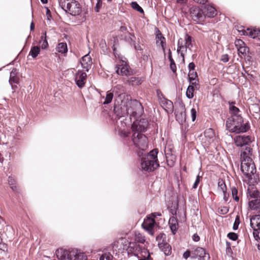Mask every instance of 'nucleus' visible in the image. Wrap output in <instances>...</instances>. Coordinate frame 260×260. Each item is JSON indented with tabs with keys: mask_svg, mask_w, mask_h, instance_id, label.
Wrapping results in <instances>:
<instances>
[{
	"mask_svg": "<svg viewBox=\"0 0 260 260\" xmlns=\"http://www.w3.org/2000/svg\"><path fill=\"white\" fill-rule=\"evenodd\" d=\"M252 155V148L248 146L242 151L240 155L241 170L248 180L252 179V176L256 172L254 163L251 157Z\"/></svg>",
	"mask_w": 260,
	"mask_h": 260,
	"instance_id": "f257e3e1",
	"label": "nucleus"
},
{
	"mask_svg": "<svg viewBox=\"0 0 260 260\" xmlns=\"http://www.w3.org/2000/svg\"><path fill=\"white\" fill-rule=\"evenodd\" d=\"M158 152L157 149H154L146 154H143V152H138V155L141 157V167L142 170L152 172L159 167Z\"/></svg>",
	"mask_w": 260,
	"mask_h": 260,
	"instance_id": "f03ea898",
	"label": "nucleus"
},
{
	"mask_svg": "<svg viewBox=\"0 0 260 260\" xmlns=\"http://www.w3.org/2000/svg\"><path fill=\"white\" fill-rule=\"evenodd\" d=\"M225 130H251L250 122L245 121L242 115L230 116L225 122Z\"/></svg>",
	"mask_w": 260,
	"mask_h": 260,
	"instance_id": "7ed1b4c3",
	"label": "nucleus"
},
{
	"mask_svg": "<svg viewBox=\"0 0 260 260\" xmlns=\"http://www.w3.org/2000/svg\"><path fill=\"white\" fill-rule=\"evenodd\" d=\"M126 106L128 110V116L139 118L144 113V108L142 104L136 99L130 98L126 99Z\"/></svg>",
	"mask_w": 260,
	"mask_h": 260,
	"instance_id": "20e7f679",
	"label": "nucleus"
},
{
	"mask_svg": "<svg viewBox=\"0 0 260 260\" xmlns=\"http://www.w3.org/2000/svg\"><path fill=\"white\" fill-rule=\"evenodd\" d=\"M157 124L148 118L141 117L133 122L132 130H158Z\"/></svg>",
	"mask_w": 260,
	"mask_h": 260,
	"instance_id": "39448f33",
	"label": "nucleus"
},
{
	"mask_svg": "<svg viewBox=\"0 0 260 260\" xmlns=\"http://www.w3.org/2000/svg\"><path fill=\"white\" fill-rule=\"evenodd\" d=\"M142 132L134 131L132 135V141L136 147L144 151L148 146V139Z\"/></svg>",
	"mask_w": 260,
	"mask_h": 260,
	"instance_id": "423d86ee",
	"label": "nucleus"
},
{
	"mask_svg": "<svg viewBox=\"0 0 260 260\" xmlns=\"http://www.w3.org/2000/svg\"><path fill=\"white\" fill-rule=\"evenodd\" d=\"M125 61L126 62H124L123 64H115V73L117 75L125 76L128 78H129L128 77L135 75L136 74V71L132 69L129 67V62L127 59H126Z\"/></svg>",
	"mask_w": 260,
	"mask_h": 260,
	"instance_id": "0eeeda50",
	"label": "nucleus"
},
{
	"mask_svg": "<svg viewBox=\"0 0 260 260\" xmlns=\"http://www.w3.org/2000/svg\"><path fill=\"white\" fill-rule=\"evenodd\" d=\"M110 90L113 96L115 97V101L117 102L125 101L126 99L130 98V95L125 93V88L122 85L117 84L112 87Z\"/></svg>",
	"mask_w": 260,
	"mask_h": 260,
	"instance_id": "6e6552de",
	"label": "nucleus"
},
{
	"mask_svg": "<svg viewBox=\"0 0 260 260\" xmlns=\"http://www.w3.org/2000/svg\"><path fill=\"white\" fill-rule=\"evenodd\" d=\"M65 13L72 16H81L82 13V7L78 1L73 0L67 4Z\"/></svg>",
	"mask_w": 260,
	"mask_h": 260,
	"instance_id": "1a4fd4ad",
	"label": "nucleus"
},
{
	"mask_svg": "<svg viewBox=\"0 0 260 260\" xmlns=\"http://www.w3.org/2000/svg\"><path fill=\"white\" fill-rule=\"evenodd\" d=\"M250 225L253 230V236L255 240H260V214L250 217Z\"/></svg>",
	"mask_w": 260,
	"mask_h": 260,
	"instance_id": "9d476101",
	"label": "nucleus"
},
{
	"mask_svg": "<svg viewBox=\"0 0 260 260\" xmlns=\"http://www.w3.org/2000/svg\"><path fill=\"white\" fill-rule=\"evenodd\" d=\"M126 100L119 102L114 101L113 112L118 117L128 116V110L126 106Z\"/></svg>",
	"mask_w": 260,
	"mask_h": 260,
	"instance_id": "9b49d317",
	"label": "nucleus"
},
{
	"mask_svg": "<svg viewBox=\"0 0 260 260\" xmlns=\"http://www.w3.org/2000/svg\"><path fill=\"white\" fill-rule=\"evenodd\" d=\"M254 138L250 136L246 135H238L236 136L234 138L235 143L237 146L243 147L241 151L245 149L247 146L250 147L249 144L251 143L253 141Z\"/></svg>",
	"mask_w": 260,
	"mask_h": 260,
	"instance_id": "f8f14e48",
	"label": "nucleus"
},
{
	"mask_svg": "<svg viewBox=\"0 0 260 260\" xmlns=\"http://www.w3.org/2000/svg\"><path fill=\"white\" fill-rule=\"evenodd\" d=\"M87 74L83 70H78L74 75V81L77 87L83 88L86 81Z\"/></svg>",
	"mask_w": 260,
	"mask_h": 260,
	"instance_id": "ddd939ff",
	"label": "nucleus"
},
{
	"mask_svg": "<svg viewBox=\"0 0 260 260\" xmlns=\"http://www.w3.org/2000/svg\"><path fill=\"white\" fill-rule=\"evenodd\" d=\"M191 257L192 258L199 257V260H209L210 255L203 248L197 247L191 251Z\"/></svg>",
	"mask_w": 260,
	"mask_h": 260,
	"instance_id": "4468645a",
	"label": "nucleus"
},
{
	"mask_svg": "<svg viewBox=\"0 0 260 260\" xmlns=\"http://www.w3.org/2000/svg\"><path fill=\"white\" fill-rule=\"evenodd\" d=\"M72 250L69 251L62 249L57 250L56 251V256L60 260H72L73 256L76 254Z\"/></svg>",
	"mask_w": 260,
	"mask_h": 260,
	"instance_id": "2eb2a0df",
	"label": "nucleus"
},
{
	"mask_svg": "<svg viewBox=\"0 0 260 260\" xmlns=\"http://www.w3.org/2000/svg\"><path fill=\"white\" fill-rule=\"evenodd\" d=\"M80 62L83 69L86 72H88L92 63V58L89 55V52L81 58Z\"/></svg>",
	"mask_w": 260,
	"mask_h": 260,
	"instance_id": "dca6fc26",
	"label": "nucleus"
},
{
	"mask_svg": "<svg viewBox=\"0 0 260 260\" xmlns=\"http://www.w3.org/2000/svg\"><path fill=\"white\" fill-rule=\"evenodd\" d=\"M141 249V247L136 242H129L126 250L128 254H133L139 257Z\"/></svg>",
	"mask_w": 260,
	"mask_h": 260,
	"instance_id": "f3484780",
	"label": "nucleus"
},
{
	"mask_svg": "<svg viewBox=\"0 0 260 260\" xmlns=\"http://www.w3.org/2000/svg\"><path fill=\"white\" fill-rule=\"evenodd\" d=\"M155 223L154 218L151 215H150L147 216L146 218L144 219L142 226L146 231L150 232L153 230Z\"/></svg>",
	"mask_w": 260,
	"mask_h": 260,
	"instance_id": "a211bd4d",
	"label": "nucleus"
},
{
	"mask_svg": "<svg viewBox=\"0 0 260 260\" xmlns=\"http://www.w3.org/2000/svg\"><path fill=\"white\" fill-rule=\"evenodd\" d=\"M227 104L229 105L230 116L233 117L241 115V114H240L241 112L240 109L235 106L236 102L235 101H229L228 102Z\"/></svg>",
	"mask_w": 260,
	"mask_h": 260,
	"instance_id": "6ab92c4d",
	"label": "nucleus"
},
{
	"mask_svg": "<svg viewBox=\"0 0 260 260\" xmlns=\"http://www.w3.org/2000/svg\"><path fill=\"white\" fill-rule=\"evenodd\" d=\"M144 78L142 77H131L124 81L125 83L131 85L133 87L140 85L143 81Z\"/></svg>",
	"mask_w": 260,
	"mask_h": 260,
	"instance_id": "aec40b11",
	"label": "nucleus"
},
{
	"mask_svg": "<svg viewBox=\"0 0 260 260\" xmlns=\"http://www.w3.org/2000/svg\"><path fill=\"white\" fill-rule=\"evenodd\" d=\"M204 10H205L206 17L213 18L216 15L217 11L214 7L205 4L204 6Z\"/></svg>",
	"mask_w": 260,
	"mask_h": 260,
	"instance_id": "412c9836",
	"label": "nucleus"
},
{
	"mask_svg": "<svg viewBox=\"0 0 260 260\" xmlns=\"http://www.w3.org/2000/svg\"><path fill=\"white\" fill-rule=\"evenodd\" d=\"M248 207L251 210H254L260 213V198L249 201Z\"/></svg>",
	"mask_w": 260,
	"mask_h": 260,
	"instance_id": "4be33fe9",
	"label": "nucleus"
},
{
	"mask_svg": "<svg viewBox=\"0 0 260 260\" xmlns=\"http://www.w3.org/2000/svg\"><path fill=\"white\" fill-rule=\"evenodd\" d=\"M174 114L175 116L176 120L180 123L182 124L185 121L186 118V112L185 109L182 110L181 111L175 110Z\"/></svg>",
	"mask_w": 260,
	"mask_h": 260,
	"instance_id": "5701e85b",
	"label": "nucleus"
},
{
	"mask_svg": "<svg viewBox=\"0 0 260 260\" xmlns=\"http://www.w3.org/2000/svg\"><path fill=\"white\" fill-rule=\"evenodd\" d=\"M169 224L172 233L174 235L178 229V222L176 217L171 216L169 220Z\"/></svg>",
	"mask_w": 260,
	"mask_h": 260,
	"instance_id": "b1692460",
	"label": "nucleus"
},
{
	"mask_svg": "<svg viewBox=\"0 0 260 260\" xmlns=\"http://www.w3.org/2000/svg\"><path fill=\"white\" fill-rule=\"evenodd\" d=\"M17 70L16 68H13L10 72V77L9 79V83H14L16 84H19L20 83L19 78L17 76Z\"/></svg>",
	"mask_w": 260,
	"mask_h": 260,
	"instance_id": "393cba45",
	"label": "nucleus"
},
{
	"mask_svg": "<svg viewBox=\"0 0 260 260\" xmlns=\"http://www.w3.org/2000/svg\"><path fill=\"white\" fill-rule=\"evenodd\" d=\"M162 104L166 107L165 110L168 113H172L174 111V105L173 102L165 97H164L161 101Z\"/></svg>",
	"mask_w": 260,
	"mask_h": 260,
	"instance_id": "a878e982",
	"label": "nucleus"
},
{
	"mask_svg": "<svg viewBox=\"0 0 260 260\" xmlns=\"http://www.w3.org/2000/svg\"><path fill=\"white\" fill-rule=\"evenodd\" d=\"M187 80L189 82L188 86H191V87H192L193 89L196 90H199L200 88L199 79H197L196 76L194 77L193 78L189 76Z\"/></svg>",
	"mask_w": 260,
	"mask_h": 260,
	"instance_id": "bb28decb",
	"label": "nucleus"
},
{
	"mask_svg": "<svg viewBox=\"0 0 260 260\" xmlns=\"http://www.w3.org/2000/svg\"><path fill=\"white\" fill-rule=\"evenodd\" d=\"M248 196L249 201L252 199H259L260 192L255 188L248 189Z\"/></svg>",
	"mask_w": 260,
	"mask_h": 260,
	"instance_id": "cd10ccee",
	"label": "nucleus"
},
{
	"mask_svg": "<svg viewBox=\"0 0 260 260\" xmlns=\"http://www.w3.org/2000/svg\"><path fill=\"white\" fill-rule=\"evenodd\" d=\"M154 30L156 43L157 44L159 42H160V44H165V42H166V40L165 37L162 34L161 32L157 27H155Z\"/></svg>",
	"mask_w": 260,
	"mask_h": 260,
	"instance_id": "c85d7f7f",
	"label": "nucleus"
},
{
	"mask_svg": "<svg viewBox=\"0 0 260 260\" xmlns=\"http://www.w3.org/2000/svg\"><path fill=\"white\" fill-rule=\"evenodd\" d=\"M159 247L166 255H170L171 254L172 248L168 243L166 242L159 243Z\"/></svg>",
	"mask_w": 260,
	"mask_h": 260,
	"instance_id": "c756f323",
	"label": "nucleus"
},
{
	"mask_svg": "<svg viewBox=\"0 0 260 260\" xmlns=\"http://www.w3.org/2000/svg\"><path fill=\"white\" fill-rule=\"evenodd\" d=\"M56 49L58 52L64 55H66L68 51V45L66 42L59 43Z\"/></svg>",
	"mask_w": 260,
	"mask_h": 260,
	"instance_id": "7c9ffc66",
	"label": "nucleus"
},
{
	"mask_svg": "<svg viewBox=\"0 0 260 260\" xmlns=\"http://www.w3.org/2000/svg\"><path fill=\"white\" fill-rule=\"evenodd\" d=\"M40 53V48L38 46H32L31 47L27 59H29V56H31L33 58H36Z\"/></svg>",
	"mask_w": 260,
	"mask_h": 260,
	"instance_id": "2f4dec72",
	"label": "nucleus"
},
{
	"mask_svg": "<svg viewBox=\"0 0 260 260\" xmlns=\"http://www.w3.org/2000/svg\"><path fill=\"white\" fill-rule=\"evenodd\" d=\"M257 33L260 34L259 28L254 29L253 27L247 28V36H249L252 39L257 38Z\"/></svg>",
	"mask_w": 260,
	"mask_h": 260,
	"instance_id": "473e14b6",
	"label": "nucleus"
},
{
	"mask_svg": "<svg viewBox=\"0 0 260 260\" xmlns=\"http://www.w3.org/2000/svg\"><path fill=\"white\" fill-rule=\"evenodd\" d=\"M72 251H74L76 253L74 256H73V258L72 260H86L87 256L86 254L83 252H81L78 251L77 249H73Z\"/></svg>",
	"mask_w": 260,
	"mask_h": 260,
	"instance_id": "72a5a7b5",
	"label": "nucleus"
},
{
	"mask_svg": "<svg viewBox=\"0 0 260 260\" xmlns=\"http://www.w3.org/2000/svg\"><path fill=\"white\" fill-rule=\"evenodd\" d=\"M184 40H185V51H186L187 49L189 47H192V41H194L193 38L190 36L188 33H185V36H184Z\"/></svg>",
	"mask_w": 260,
	"mask_h": 260,
	"instance_id": "f704fd0d",
	"label": "nucleus"
},
{
	"mask_svg": "<svg viewBox=\"0 0 260 260\" xmlns=\"http://www.w3.org/2000/svg\"><path fill=\"white\" fill-rule=\"evenodd\" d=\"M131 6L133 9L139 12L140 14H144V11L143 8L138 4L136 1H133L131 3Z\"/></svg>",
	"mask_w": 260,
	"mask_h": 260,
	"instance_id": "c9c22d12",
	"label": "nucleus"
},
{
	"mask_svg": "<svg viewBox=\"0 0 260 260\" xmlns=\"http://www.w3.org/2000/svg\"><path fill=\"white\" fill-rule=\"evenodd\" d=\"M247 53H250V51L249 47L246 45L238 50V56L241 58L242 56H246Z\"/></svg>",
	"mask_w": 260,
	"mask_h": 260,
	"instance_id": "e433bc0d",
	"label": "nucleus"
},
{
	"mask_svg": "<svg viewBox=\"0 0 260 260\" xmlns=\"http://www.w3.org/2000/svg\"><path fill=\"white\" fill-rule=\"evenodd\" d=\"M196 19L200 22H203L206 18L205 10L203 9L199 8V13L195 15Z\"/></svg>",
	"mask_w": 260,
	"mask_h": 260,
	"instance_id": "4c0bfd02",
	"label": "nucleus"
},
{
	"mask_svg": "<svg viewBox=\"0 0 260 260\" xmlns=\"http://www.w3.org/2000/svg\"><path fill=\"white\" fill-rule=\"evenodd\" d=\"M113 95L111 93V90H108L106 92V98L104 99V101L103 102V104L104 105H108L111 103L113 99Z\"/></svg>",
	"mask_w": 260,
	"mask_h": 260,
	"instance_id": "58836bf2",
	"label": "nucleus"
},
{
	"mask_svg": "<svg viewBox=\"0 0 260 260\" xmlns=\"http://www.w3.org/2000/svg\"><path fill=\"white\" fill-rule=\"evenodd\" d=\"M194 90L191 86H188L186 90V96L188 99H192L194 96Z\"/></svg>",
	"mask_w": 260,
	"mask_h": 260,
	"instance_id": "ea45409f",
	"label": "nucleus"
},
{
	"mask_svg": "<svg viewBox=\"0 0 260 260\" xmlns=\"http://www.w3.org/2000/svg\"><path fill=\"white\" fill-rule=\"evenodd\" d=\"M9 184L11 189L15 191H18V188L16 184V181L14 178L12 177H9L8 179Z\"/></svg>",
	"mask_w": 260,
	"mask_h": 260,
	"instance_id": "a19ab883",
	"label": "nucleus"
},
{
	"mask_svg": "<svg viewBox=\"0 0 260 260\" xmlns=\"http://www.w3.org/2000/svg\"><path fill=\"white\" fill-rule=\"evenodd\" d=\"M135 240L138 242L144 243L145 242V237L139 232H135Z\"/></svg>",
	"mask_w": 260,
	"mask_h": 260,
	"instance_id": "79ce46f5",
	"label": "nucleus"
},
{
	"mask_svg": "<svg viewBox=\"0 0 260 260\" xmlns=\"http://www.w3.org/2000/svg\"><path fill=\"white\" fill-rule=\"evenodd\" d=\"M185 48L184 44H183V40L182 38H180L178 40L177 43V52L178 54H180L181 53H183L182 49Z\"/></svg>",
	"mask_w": 260,
	"mask_h": 260,
	"instance_id": "37998d69",
	"label": "nucleus"
},
{
	"mask_svg": "<svg viewBox=\"0 0 260 260\" xmlns=\"http://www.w3.org/2000/svg\"><path fill=\"white\" fill-rule=\"evenodd\" d=\"M139 257H145L147 258V259H150V255L149 252V251L144 248H142L141 247V249L140 250V252L139 254Z\"/></svg>",
	"mask_w": 260,
	"mask_h": 260,
	"instance_id": "c03bdc74",
	"label": "nucleus"
},
{
	"mask_svg": "<svg viewBox=\"0 0 260 260\" xmlns=\"http://www.w3.org/2000/svg\"><path fill=\"white\" fill-rule=\"evenodd\" d=\"M48 40V39H40L39 44H41V46L40 48L42 50H46L49 48V45Z\"/></svg>",
	"mask_w": 260,
	"mask_h": 260,
	"instance_id": "a18cd8bd",
	"label": "nucleus"
},
{
	"mask_svg": "<svg viewBox=\"0 0 260 260\" xmlns=\"http://www.w3.org/2000/svg\"><path fill=\"white\" fill-rule=\"evenodd\" d=\"M113 255L109 252H105L100 256V260H112Z\"/></svg>",
	"mask_w": 260,
	"mask_h": 260,
	"instance_id": "49530a36",
	"label": "nucleus"
},
{
	"mask_svg": "<svg viewBox=\"0 0 260 260\" xmlns=\"http://www.w3.org/2000/svg\"><path fill=\"white\" fill-rule=\"evenodd\" d=\"M232 195L235 201L237 202H239V198L238 196V189L235 186H233L231 188Z\"/></svg>",
	"mask_w": 260,
	"mask_h": 260,
	"instance_id": "de8ad7c7",
	"label": "nucleus"
},
{
	"mask_svg": "<svg viewBox=\"0 0 260 260\" xmlns=\"http://www.w3.org/2000/svg\"><path fill=\"white\" fill-rule=\"evenodd\" d=\"M218 188L223 192L224 195L226 194V186L223 180H219L218 183Z\"/></svg>",
	"mask_w": 260,
	"mask_h": 260,
	"instance_id": "09e8293b",
	"label": "nucleus"
},
{
	"mask_svg": "<svg viewBox=\"0 0 260 260\" xmlns=\"http://www.w3.org/2000/svg\"><path fill=\"white\" fill-rule=\"evenodd\" d=\"M237 31L243 36H247V29H245V27L243 25H236L235 26Z\"/></svg>",
	"mask_w": 260,
	"mask_h": 260,
	"instance_id": "8fccbe9b",
	"label": "nucleus"
},
{
	"mask_svg": "<svg viewBox=\"0 0 260 260\" xmlns=\"http://www.w3.org/2000/svg\"><path fill=\"white\" fill-rule=\"evenodd\" d=\"M199 7L197 6H192L190 8L189 12L191 16L195 17V15L199 13Z\"/></svg>",
	"mask_w": 260,
	"mask_h": 260,
	"instance_id": "3c124183",
	"label": "nucleus"
},
{
	"mask_svg": "<svg viewBox=\"0 0 260 260\" xmlns=\"http://www.w3.org/2000/svg\"><path fill=\"white\" fill-rule=\"evenodd\" d=\"M170 61L169 64V68L171 71L175 74L176 75H177V67L176 63L174 59L171 60Z\"/></svg>",
	"mask_w": 260,
	"mask_h": 260,
	"instance_id": "603ef678",
	"label": "nucleus"
},
{
	"mask_svg": "<svg viewBox=\"0 0 260 260\" xmlns=\"http://www.w3.org/2000/svg\"><path fill=\"white\" fill-rule=\"evenodd\" d=\"M252 53L250 52V53H247L246 56H243L244 57L246 63H248L249 65L251 66L253 62V59L251 55Z\"/></svg>",
	"mask_w": 260,
	"mask_h": 260,
	"instance_id": "864d4df0",
	"label": "nucleus"
},
{
	"mask_svg": "<svg viewBox=\"0 0 260 260\" xmlns=\"http://www.w3.org/2000/svg\"><path fill=\"white\" fill-rule=\"evenodd\" d=\"M245 45H246L245 43L240 39L236 40L235 42V45L237 49V51L242 47L245 46Z\"/></svg>",
	"mask_w": 260,
	"mask_h": 260,
	"instance_id": "5fc2aeb1",
	"label": "nucleus"
},
{
	"mask_svg": "<svg viewBox=\"0 0 260 260\" xmlns=\"http://www.w3.org/2000/svg\"><path fill=\"white\" fill-rule=\"evenodd\" d=\"M103 2L100 0H97V3L94 8V10L95 12L98 13L100 11L102 7Z\"/></svg>",
	"mask_w": 260,
	"mask_h": 260,
	"instance_id": "6e6d98bb",
	"label": "nucleus"
},
{
	"mask_svg": "<svg viewBox=\"0 0 260 260\" xmlns=\"http://www.w3.org/2000/svg\"><path fill=\"white\" fill-rule=\"evenodd\" d=\"M240 223V217L237 215L235 218L233 229L234 230H237L238 229L239 225Z\"/></svg>",
	"mask_w": 260,
	"mask_h": 260,
	"instance_id": "4d7b16f0",
	"label": "nucleus"
},
{
	"mask_svg": "<svg viewBox=\"0 0 260 260\" xmlns=\"http://www.w3.org/2000/svg\"><path fill=\"white\" fill-rule=\"evenodd\" d=\"M44 8L46 9V15L47 16V20L50 21L52 19V17L51 15L50 10H49V8L45 6Z\"/></svg>",
	"mask_w": 260,
	"mask_h": 260,
	"instance_id": "13d9d810",
	"label": "nucleus"
},
{
	"mask_svg": "<svg viewBox=\"0 0 260 260\" xmlns=\"http://www.w3.org/2000/svg\"><path fill=\"white\" fill-rule=\"evenodd\" d=\"M191 118L192 121H194L197 118V112L194 108H192L190 110Z\"/></svg>",
	"mask_w": 260,
	"mask_h": 260,
	"instance_id": "bf43d9fd",
	"label": "nucleus"
},
{
	"mask_svg": "<svg viewBox=\"0 0 260 260\" xmlns=\"http://www.w3.org/2000/svg\"><path fill=\"white\" fill-rule=\"evenodd\" d=\"M7 244L3 242L2 234H0V249L3 250L4 251L5 249L7 250Z\"/></svg>",
	"mask_w": 260,
	"mask_h": 260,
	"instance_id": "052dcab7",
	"label": "nucleus"
},
{
	"mask_svg": "<svg viewBox=\"0 0 260 260\" xmlns=\"http://www.w3.org/2000/svg\"><path fill=\"white\" fill-rule=\"evenodd\" d=\"M195 68H196V64L194 62L192 61V62L189 63V64H188V69L189 70L188 73H189V75L191 74V73H190L191 72H192L193 71H196Z\"/></svg>",
	"mask_w": 260,
	"mask_h": 260,
	"instance_id": "680f3d73",
	"label": "nucleus"
},
{
	"mask_svg": "<svg viewBox=\"0 0 260 260\" xmlns=\"http://www.w3.org/2000/svg\"><path fill=\"white\" fill-rule=\"evenodd\" d=\"M227 236L230 239L233 241H236L238 237L237 234L233 232L229 233Z\"/></svg>",
	"mask_w": 260,
	"mask_h": 260,
	"instance_id": "e2e57ef3",
	"label": "nucleus"
},
{
	"mask_svg": "<svg viewBox=\"0 0 260 260\" xmlns=\"http://www.w3.org/2000/svg\"><path fill=\"white\" fill-rule=\"evenodd\" d=\"M118 135L123 138H125L130 134V131H118Z\"/></svg>",
	"mask_w": 260,
	"mask_h": 260,
	"instance_id": "0e129e2a",
	"label": "nucleus"
},
{
	"mask_svg": "<svg viewBox=\"0 0 260 260\" xmlns=\"http://www.w3.org/2000/svg\"><path fill=\"white\" fill-rule=\"evenodd\" d=\"M117 56H115L116 58H118L120 62H121V64L124 63V62H126V59H127L126 58L124 57L123 56H122L120 54H117Z\"/></svg>",
	"mask_w": 260,
	"mask_h": 260,
	"instance_id": "69168bd1",
	"label": "nucleus"
},
{
	"mask_svg": "<svg viewBox=\"0 0 260 260\" xmlns=\"http://www.w3.org/2000/svg\"><path fill=\"white\" fill-rule=\"evenodd\" d=\"M230 57L228 54H224L221 55L220 60L223 62H227L229 61Z\"/></svg>",
	"mask_w": 260,
	"mask_h": 260,
	"instance_id": "338daca9",
	"label": "nucleus"
},
{
	"mask_svg": "<svg viewBox=\"0 0 260 260\" xmlns=\"http://www.w3.org/2000/svg\"><path fill=\"white\" fill-rule=\"evenodd\" d=\"M176 103H178L179 106L180 107L181 110H184L185 109V105L183 103L182 99L180 98H178L176 101Z\"/></svg>",
	"mask_w": 260,
	"mask_h": 260,
	"instance_id": "774afa93",
	"label": "nucleus"
}]
</instances>
